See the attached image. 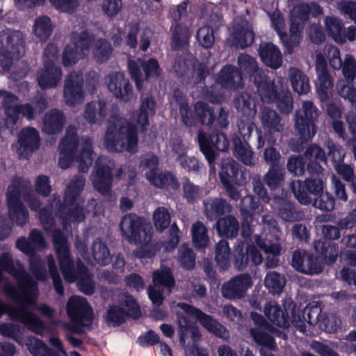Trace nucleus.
Returning <instances> with one entry per match:
<instances>
[{
  "instance_id": "15",
  "label": "nucleus",
  "mask_w": 356,
  "mask_h": 356,
  "mask_svg": "<svg viewBox=\"0 0 356 356\" xmlns=\"http://www.w3.org/2000/svg\"><path fill=\"white\" fill-rule=\"evenodd\" d=\"M260 206L259 198L252 195H248L241 200V232L243 237L251 235V224L253 221V216L260 211Z\"/></svg>"
},
{
  "instance_id": "13",
  "label": "nucleus",
  "mask_w": 356,
  "mask_h": 356,
  "mask_svg": "<svg viewBox=\"0 0 356 356\" xmlns=\"http://www.w3.org/2000/svg\"><path fill=\"white\" fill-rule=\"evenodd\" d=\"M83 78L81 74L70 72L65 80L63 96L69 106H74L83 101Z\"/></svg>"
},
{
  "instance_id": "9",
  "label": "nucleus",
  "mask_w": 356,
  "mask_h": 356,
  "mask_svg": "<svg viewBox=\"0 0 356 356\" xmlns=\"http://www.w3.org/2000/svg\"><path fill=\"white\" fill-rule=\"evenodd\" d=\"M24 51V40L20 31L7 29L0 32V57L6 60L8 65L13 59H19Z\"/></svg>"
},
{
  "instance_id": "50",
  "label": "nucleus",
  "mask_w": 356,
  "mask_h": 356,
  "mask_svg": "<svg viewBox=\"0 0 356 356\" xmlns=\"http://www.w3.org/2000/svg\"><path fill=\"white\" fill-rule=\"evenodd\" d=\"M155 286H163L171 289L175 286V280L170 268L165 266L154 271L152 275Z\"/></svg>"
},
{
  "instance_id": "35",
  "label": "nucleus",
  "mask_w": 356,
  "mask_h": 356,
  "mask_svg": "<svg viewBox=\"0 0 356 356\" xmlns=\"http://www.w3.org/2000/svg\"><path fill=\"white\" fill-rule=\"evenodd\" d=\"M173 99L178 106L179 112L181 116V121L185 126H190L193 124V120L191 115V107L189 106L188 99L186 95L179 88H175L173 90Z\"/></svg>"
},
{
  "instance_id": "29",
  "label": "nucleus",
  "mask_w": 356,
  "mask_h": 356,
  "mask_svg": "<svg viewBox=\"0 0 356 356\" xmlns=\"http://www.w3.org/2000/svg\"><path fill=\"white\" fill-rule=\"evenodd\" d=\"M237 64L242 76L252 82L259 75L264 74V70L259 67L257 59L248 54H240L237 58Z\"/></svg>"
},
{
  "instance_id": "55",
  "label": "nucleus",
  "mask_w": 356,
  "mask_h": 356,
  "mask_svg": "<svg viewBox=\"0 0 356 356\" xmlns=\"http://www.w3.org/2000/svg\"><path fill=\"white\" fill-rule=\"evenodd\" d=\"M85 56V52L80 50L74 43L67 44L63 53V64L65 67H71Z\"/></svg>"
},
{
  "instance_id": "31",
  "label": "nucleus",
  "mask_w": 356,
  "mask_h": 356,
  "mask_svg": "<svg viewBox=\"0 0 356 356\" xmlns=\"http://www.w3.org/2000/svg\"><path fill=\"white\" fill-rule=\"evenodd\" d=\"M261 123L266 132L270 134L280 133L284 129L282 118L273 109L264 107L261 111Z\"/></svg>"
},
{
  "instance_id": "54",
  "label": "nucleus",
  "mask_w": 356,
  "mask_h": 356,
  "mask_svg": "<svg viewBox=\"0 0 356 356\" xmlns=\"http://www.w3.org/2000/svg\"><path fill=\"white\" fill-rule=\"evenodd\" d=\"M183 197L189 204H193L202 197L203 189L185 177L182 184Z\"/></svg>"
},
{
  "instance_id": "64",
  "label": "nucleus",
  "mask_w": 356,
  "mask_h": 356,
  "mask_svg": "<svg viewBox=\"0 0 356 356\" xmlns=\"http://www.w3.org/2000/svg\"><path fill=\"white\" fill-rule=\"evenodd\" d=\"M265 286L272 293H280L282 292L284 278L277 272H268L264 280Z\"/></svg>"
},
{
  "instance_id": "22",
  "label": "nucleus",
  "mask_w": 356,
  "mask_h": 356,
  "mask_svg": "<svg viewBox=\"0 0 356 356\" xmlns=\"http://www.w3.org/2000/svg\"><path fill=\"white\" fill-rule=\"evenodd\" d=\"M309 18L308 3H302L293 8L290 14L289 33L299 36Z\"/></svg>"
},
{
  "instance_id": "12",
  "label": "nucleus",
  "mask_w": 356,
  "mask_h": 356,
  "mask_svg": "<svg viewBox=\"0 0 356 356\" xmlns=\"http://www.w3.org/2000/svg\"><path fill=\"white\" fill-rule=\"evenodd\" d=\"M17 154L19 159H29L39 149L40 136L39 131L33 127L22 128L17 136Z\"/></svg>"
},
{
  "instance_id": "27",
  "label": "nucleus",
  "mask_w": 356,
  "mask_h": 356,
  "mask_svg": "<svg viewBox=\"0 0 356 356\" xmlns=\"http://www.w3.org/2000/svg\"><path fill=\"white\" fill-rule=\"evenodd\" d=\"M61 77V68L53 63H47L44 65V67L39 72L38 85L43 90L49 89L56 87Z\"/></svg>"
},
{
  "instance_id": "33",
  "label": "nucleus",
  "mask_w": 356,
  "mask_h": 356,
  "mask_svg": "<svg viewBox=\"0 0 356 356\" xmlns=\"http://www.w3.org/2000/svg\"><path fill=\"white\" fill-rule=\"evenodd\" d=\"M149 183L159 188H171L177 191L179 188L177 178L170 171L152 172L147 179Z\"/></svg>"
},
{
  "instance_id": "60",
  "label": "nucleus",
  "mask_w": 356,
  "mask_h": 356,
  "mask_svg": "<svg viewBox=\"0 0 356 356\" xmlns=\"http://www.w3.org/2000/svg\"><path fill=\"white\" fill-rule=\"evenodd\" d=\"M234 105L236 109L245 114L255 113V104L254 99L248 92H242L234 99Z\"/></svg>"
},
{
  "instance_id": "26",
  "label": "nucleus",
  "mask_w": 356,
  "mask_h": 356,
  "mask_svg": "<svg viewBox=\"0 0 356 356\" xmlns=\"http://www.w3.org/2000/svg\"><path fill=\"white\" fill-rule=\"evenodd\" d=\"M156 102L152 96L145 97L136 112L135 121L140 132H145L149 125V117L155 115Z\"/></svg>"
},
{
  "instance_id": "7",
  "label": "nucleus",
  "mask_w": 356,
  "mask_h": 356,
  "mask_svg": "<svg viewBox=\"0 0 356 356\" xmlns=\"http://www.w3.org/2000/svg\"><path fill=\"white\" fill-rule=\"evenodd\" d=\"M127 67L130 76L138 90L143 88L146 81L157 78L161 73L159 63L154 58L147 60L140 58L136 60H129Z\"/></svg>"
},
{
  "instance_id": "2",
  "label": "nucleus",
  "mask_w": 356,
  "mask_h": 356,
  "mask_svg": "<svg viewBox=\"0 0 356 356\" xmlns=\"http://www.w3.org/2000/svg\"><path fill=\"white\" fill-rule=\"evenodd\" d=\"M105 146L112 152L138 151V129L135 124L127 123L118 116H111L104 136Z\"/></svg>"
},
{
  "instance_id": "1",
  "label": "nucleus",
  "mask_w": 356,
  "mask_h": 356,
  "mask_svg": "<svg viewBox=\"0 0 356 356\" xmlns=\"http://www.w3.org/2000/svg\"><path fill=\"white\" fill-rule=\"evenodd\" d=\"M119 227L122 236L129 244L140 245L139 257L151 258L156 255L158 249L150 243L151 227L143 217L134 213H127L122 217Z\"/></svg>"
},
{
  "instance_id": "19",
  "label": "nucleus",
  "mask_w": 356,
  "mask_h": 356,
  "mask_svg": "<svg viewBox=\"0 0 356 356\" xmlns=\"http://www.w3.org/2000/svg\"><path fill=\"white\" fill-rule=\"evenodd\" d=\"M232 37L235 46L245 49L250 46L254 40L252 26L245 19H240L233 26Z\"/></svg>"
},
{
  "instance_id": "3",
  "label": "nucleus",
  "mask_w": 356,
  "mask_h": 356,
  "mask_svg": "<svg viewBox=\"0 0 356 356\" xmlns=\"http://www.w3.org/2000/svg\"><path fill=\"white\" fill-rule=\"evenodd\" d=\"M85 186V179L82 177L72 180L67 186L61 202L59 195L55 193L52 195L53 200L56 202V215L63 220V224L70 222H80L84 220L83 209L77 200Z\"/></svg>"
},
{
  "instance_id": "41",
  "label": "nucleus",
  "mask_w": 356,
  "mask_h": 356,
  "mask_svg": "<svg viewBox=\"0 0 356 356\" xmlns=\"http://www.w3.org/2000/svg\"><path fill=\"white\" fill-rule=\"evenodd\" d=\"M264 312L268 319L277 327L287 328L290 326V323L284 317L283 309L278 304L266 303Z\"/></svg>"
},
{
  "instance_id": "8",
  "label": "nucleus",
  "mask_w": 356,
  "mask_h": 356,
  "mask_svg": "<svg viewBox=\"0 0 356 356\" xmlns=\"http://www.w3.org/2000/svg\"><path fill=\"white\" fill-rule=\"evenodd\" d=\"M197 142L200 150L204 154L209 165H211L217 156L213 147L220 152H227L229 142L227 135L218 130H213L209 136L202 130L197 132Z\"/></svg>"
},
{
  "instance_id": "44",
  "label": "nucleus",
  "mask_w": 356,
  "mask_h": 356,
  "mask_svg": "<svg viewBox=\"0 0 356 356\" xmlns=\"http://www.w3.org/2000/svg\"><path fill=\"white\" fill-rule=\"evenodd\" d=\"M285 180V170L282 167H270L264 177V181L272 191L280 189Z\"/></svg>"
},
{
  "instance_id": "53",
  "label": "nucleus",
  "mask_w": 356,
  "mask_h": 356,
  "mask_svg": "<svg viewBox=\"0 0 356 356\" xmlns=\"http://www.w3.org/2000/svg\"><path fill=\"white\" fill-rule=\"evenodd\" d=\"M152 219L156 229L159 232H163L170 225L171 215L168 208L161 206L155 209Z\"/></svg>"
},
{
  "instance_id": "11",
  "label": "nucleus",
  "mask_w": 356,
  "mask_h": 356,
  "mask_svg": "<svg viewBox=\"0 0 356 356\" xmlns=\"http://www.w3.org/2000/svg\"><path fill=\"white\" fill-rule=\"evenodd\" d=\"M67 314L74 324L89 325L93 321V311L86 300L79 296L70 298L66 305Z\"/></svg>"
},
{
  "instance_id": "30",
  "label": "nucleus",
  "mask_w": 356,
  "mask_h": 356,
  "mask_svg": "<svg viewBox=\"0 0 356 356\" xmlns=\"http://www.w3.org/2000/svg\"><path fill=\"white\" fill-rule=\"evenodd\" d=\"M314 250L324 264L330 265L336 262L339 254V245L333 241H315Z\"/></svg>"
},
{
  "instance_id": "38",
  "label": "nucleus",
  "mask_w": 356,
  "mask_h": 356,
  "mask_svg": "<svg viewBox=\"0 0 356 356\" xmlns=\"http://www.w3.org/2000/svg\"><path fill=\"white\" fill-rule=\"evenodd\" d=\"M324 21L328 35L337 43H344V26L342 20L334 16H327Z\"/></svg>"
},
{
  "instance_id": "42",
  "label": "nucleus",
  "mask_w": 356,
  "mask_h": 356,
  "mask_svg": "<svg viewBox=\"0 0 356 356\" xmlns=\"http://www.w3.org/2000/svg\"><path fill=\"white\" fill-rule=\"evenodd\" d=\"M99 118L104 119L106 115V103L103 100L97 102L92 101L86 104L84 111V118L90 124H94L97 122V111Z\"/></svg>"
},
{
  "instance_id": "56",
  "label": "nucleus",
  "mask_w": 356,
  "mask_h": 356,
  "mask_svg": "<svg viewBox=\"0 0 356 356\" xmlns=\"http://www.w3.org/2000/svg\"><path fill=\"white\" fill-rule=\"evenodd\" d=\"M33 31L40 40H47L52 33L51 19L47 15L38 17L35 21Z\"/></svg>"
},
{
  "instance_id": "48",
  "label": "nucleus",
  "mask_w": 356,
  "mask_h": 356,
  "mask_svg": "<svg viewBox=\"0 0 356 356\" xmlns=\"http://www.w3.org/2000/svg\"><path fill=\"white\" fill-rule=\"evenodd\" d=\"M9 217L17 225L23 227L29 218V213L23 202L7 204Z\"/></svg>"
},
{
  "instance_id": "49",
  "label": "nucleus",
  "mask_w": 356,
  "mask_h": 356,
  "mask_svg": "<svg viewBox=\"0 0 356 356\" xmlns=\"http://www.w3.org/2000/svg\"><path fill=\"white\" fill-rule=\"evenodd\" d=\"M239 170V164L234 159L222 160L221 169L219 172L220 182H232L237 179Z\"/></svg>"
},
{
  "instance_id": "43",
  "label": "nucleus",
  "mask_w": 356,
  "mask_h": 356,
  "mask_svg": "<svg viewBox=\"0 0 356 356\" xmlns=\"http://www.w3.org/2000/svg\"><path fill=\"white\" fill-rule=\"evenodd\" d=\"M196 254L187 243L181 244L177 250V260L179 266L186 270H192L195 266Z\"/></svg>"
},
{
  "instance_id": "36",
  "label": "nucleus",
  "mask_w": 356,
  "mask_h": 356,
  "mask_svg": "<svg viewBox=\"0 0 356 356\" xmlns=\"http://www.w3.org/2000/svg\"><path fill=\"white\" fill-rule=\"evenodd\" d=\"M289 79L293 90L299 95L307 94L310 91L308 76L300 70L291 67L289 70Z\"/></svg>"
},
{
  "instance_id": "24",
  "label": "nucleus",
  "mask_w": 356,
  "mask_h": 356,
  "mask_svg": "<svg viewBox=\"0 0 356 356\" xmlns=\"http://www.w3.org/2000/svg\"><path fill=\"white\" fill-rule=\"evenodd\" d=\"M232 148L234 157L245 165L255 164L254 154L248 142H243L238 134L231 136Z\"/></svg>"
},
{
  "instance_id": "46",
  "label": "nucleus",
  "mask_w": 356,
  "mask_h": 356,
  "mask_svg": "<svg viewBox=\"0 0 356 356\" xmlns=\"http://www.w3.org/2000/svg\"><path fill=\"white\" fill-rule=\"evenodd\" d=\"M231 254V249L227 241L222 239L216 245L215 261L220 269L225 270L229 268Z\"/></svg>"
},
{
  "instance_id": "59",
  "label": "nucleus",
  "mask_w": 356,
  "mask_h": 356,
  "mask_svg": "<svg viewBox=\"0 0 356 356\" xmlns=\"http://www.w3.org/2000/svg\"><path fill=\"white\" fill-rule=\"evenodd\" d=\"M317 93L322 101L327 100L330 97V90L333 87V80L330 73L317 75Z\"/></svg>"
},
{
  "instance_id": "17",
  "label": "nucleus",
  "mask_w": 356,
  "mask_h": 356,
  "mask_svg": "<svg viewBox=\"0 0 356 356\" xmlns=\"http://www.w3.org/2000/svg\"><path fill=\"white\" fill-rule=\"evenodd\" d=\"M222 88L235 90L243 87V76L237 67L227 64L222 67L215 79Z\"/></svg>"
},
{
  "instance_id": "47",
  "label": "nucleus",
  "mask_w": 356,
  "mask_h": 356,
  "mask_svg": "<svg viewBox=\"0 0 356 356\" xmlns=\"http://www.w3.org/2000/svg\"><path fill=\"white\" fill-rule=\"evenodd\" d=\"M28 256L29 270L32 275L39 281H46L47 280V273L45 263L41 257L36 253V250Z\"/></svg>"
},
{
  "instance_id": "45",
  "label": "nucleus",
  "mask_w": 356,
  "mask_h": 356,
  "mask_svg": "<svg viewBox=\"0 0 356 356\" xmlns=\"http://www.w3.org/2000/svg\"><path fill=\"white\" fill-rule=\"evenodd\" d=\"M52 241L58 260L71 257L67 240L63 231L55 228L52 233Z\"/></svg>"
},
{
  "instance_id": "51",
  "label": "nucleus",
  "mask_w": 356,
  "mask_h": 356,
  "mask_svg": "<svg viewBox=\"0 0 356 356\" xmlns=\"http://www.w3.org/2000/svg\"><path fill=\"white\" fill-rule=\"evenodd\" d=\"M250 334L253 341L259 346L267 348L269 350L275 349V338L264 328H251Z\"/></svg>"
},
{
  "instance_id": "10",
  "label": "nucleus",
  "mask_w": 356,
  "mask_h": 356,
  "mask_svg": "<svg viewBox=\"0 0 356 356\" xmlns=\"http://www.w3.org/2000/svg\"><path fill=\"white\" fill-rule=\"evenodd\" d=\"M177 306L186 314L195 317L203 327L216 337L225 339L229 338V332L226 327L212 316L186 302H179Z\"/></svg>"
},
{
  "instance_id": "4",
  "label": "nucleus",
  "mask_w": 356,
  "mask_h": 356,
  "mask_svg": "<svg viewBox=\"0 0 356 356\" xmlns=\"http://www.w3.org/2000/svg\"><path fill=\"white\" fill-rule=\"evenodd\" d=\"M319 110L312 101L307 100L302 103L301 110L296 111L295 116V132L298 137L296 145L291 142L293 151L303 150L305 145L310 141L316 134V122L319 115Z\"/></svg>"
},
{
  "instance_id": "62",
  "label": "nucleus",
  "mask_w": 356,
  "mask_h": 356,
  "mask_svg": "<svg viewBox=\"0 0 356 356\" xmlns=\"http://www.w3.org/2000/svg\"><path fill=\"white\" fill-rule=\"evenodd\" d=\"M92 254L97 263L102 266H106L110 262V251L107 245L101 241L93 243Z\"/></svg>"
},
{
  "instance_id": "25",
  "label": "nucleus",
  "mask_w": 356,
  "mask_h": 356,
  "mask_svg": "<svg viewBox=\"0 0 356 356\" xmlns=\"http://www.w3.org/2000/svg\"><path fill=\"white\" fill-rule=\"evenodd\" d=\"M259 55L264 64L273 69L277 70L282 64V55L280 49L271 42L261 44Z\"/></svg>"
},
{
  "instance_id": "63",
  "label": "nucleus",
  "mask_w": 356,
  "mask_h": 356,
  "mask_svg": "<svg viewBox=\"0 0 356 356\" xmlns=\"http://www.w3.org/2000/svg\"><path fill=\"white\" fill-rule=\"evenodd\" d=\"M306 163L307 160L304 156L291 155L288 158L286 168L291 174L299 177L305 173Z\"/></svg>"
},
{
  "instance_id": "16",
  "label": "nucleus",
  "mask_w": 356,
  "mask_h": 356,
  "mask_svg": "<svg viewBox=\"0 0 356 356\" xmlns=\"http://www.w3.org/2000/svg\"><path fill=\"white\" fill-rule=\"evenodd\" d=\"M95 169V172L92 178L94 188L103 195H109L113 181L112 167L97 161Z\"/></svg>"
},
{
  "instance_id": "32",
  "label": "nucleus",
  "mask_w": 356,
  "mask_h": 356,
  "mask_svg": "<svg viewBox=\"0 0 356 356\" xmlns=\"http://www.w3.org/2000/svg\"><path fill=\"white\" fill-rule=\"evenodd\" d=\"M215 227L217 233L221 237L234 238L238 234L239 223L237 218L232 215H227L219 218Z\"/></svg>"
},
{
  "instance_id": "58",
  "label": "nucleus",
  "mask_w": 356,
  "mask_h": 356,
  "mask_svg": "<svg viewBox=\"0 0 356 356\" xmlns=\"http://www.w3.org/2000/svg\"><path fill=\"white\" fill-rule=\"evenodd\" d=\"M127 317L124 309L120 306L113 305L109 306L107 310L106 321L108 324L119 326L126 321Z\"/></svg>"
},
{
  "instance_id": "21",
  "label": "nucleus",
  "mask_w": 356,
  "mask_h": 356,
  "mask_svg": "<svg viewBox=\"0 0 356 356\" xmlns=\"http://www.w3.org/2000/svg\"><path fill=\"white\" fill-rule=\"evenodd\" d=\"M204 212L206 218L216 220L229 213L232 210V205L226 200L220 197H209L203 201Z\"/></svg>"
},
{
  "instance_id": "61",
  "label": "nucleus",
  "mask_w": 356,
  "mask_h": 356,
  "mask_svg": "<svg viewBox=\"0 0 356 356\" xmlns=\"http://www.w3.org/2000/svg\"><path fill=\"white\" fill-rule=\"evenodd\" d=\"M177 321L179 326V343L181 346H184L186 345V339L190 334L193 325L190 319L181 312L177 313Z\"/></svg>"
},
{
  "instance_id": "57",
  "label": "nucleus",
  "mask_w": 356,
  "mask_h": 356,
  "mask_svg": "<svg viewBox=\"0 0 356 356\" xmlns=\"http://www.w3.org/2000/svg\"><path fill=\"white\" fill-rule=\"evenodd\" d=\"M324 146L328 150L327 157L330 158L334 165L343 162L346 152L339 143L328 138L325 140Z\"/></svg>"
},
{
  "instance_id": "14",
  "label": "nucleus",
  "mask_w": 356,
  "mask_h": 356,
  "mask_svg": "<svg viewBox=\"0 0 356 356\" xmlns=\"http://www.w3.org/2000/svg\"><path fill=\"white\" fill-rule=\"evenodd\" d=\"M252 285L251 276L248 273L241 274L222 284L221 293L225 298L241 299Z\"/></svg>"
},
{
  "instance_id": "39",
  "label": "nucleus",
  "mask_w": 356,
  "mask_h": 356,
  "mask_svg": "<svg viewBox=\"0 0 356 356\" xmlns=\"http://www.w3.org/2000/svg\"><path fill=\"white\" fill-rule=\"evenodd\" d=\"M192 242L196 249L207 248L209 243L208 229L201 221L194 222L191 226Z\"/></svg>"
},
{
  "instance_id": "52",
  "label": "nucleus",
  "mask_w": 356,
  "mask_h": 356,
  "mask_svg": "<svg viewBox=\"0 0 356 356\" xmlns=\"http://www.w3.org/2000/svg\"><path fill=\"white\" fill-rule=\"evenodd\" d=\"M27 346L33 356H60L58 352L48 347L42 339L38 338L31 339Z\"/></svg>"
},
{
  "instance_id": "5",
  "label": "nucleus",
  "mask_w": 356,
  "mask_h": 356,
  "mask_svg": "<svg viewBox=\"0 0 356 356\" xmlns=\"http://www.w3.org/2000/svg\"><path fill=\"white\" fill-rule=\"evenodd\" d=\"M290 188L298 202L303 205L312 204L314 199L321 195L325 188V181L323 175H313L304 181L293 180Z\"/></svg>"
},
{
  "instance_id": "23",
  "label": "nucleus",
  "mask_w": 356,
  "mask_h": 356,
  "mask_svg": "<svg viewBox=\"0 0 356 356\" xmlns=\"http://www.w3.org/2000/svg\"><path fill=\"white\" fill-rule=\"evenodd\" d=\"M189 117L192 118L193 122L188 127H194L197 124L211 126L216 120V113L214 108L207 102L197 101L194 105V111H191Z\"/></svg>"
},
{
  "instance_id": "18",
  "label": "nucleus",
  "mask_w": 356,
  "mask_h": 356,
  "mask_svg": "<svg viewBox=\"0 0 356 356\" xmlns=\"http://www.w3.org/2000/svg\"><path fill=\"white\" fill-rule=\"evenodd\" d=\"M107 86L117 98H120L124 102L130 100L132 85L123 72H117L110 74L107 79Z\"/></svg>"
},
{
  "instance_id": "34",
  "label": "nucleus",
  "mask_w": 356,
  "mask_h": 356,
  "mask_svg": "<svg viewBox=\"0 0 356 356\" xmlns=\"http://www.w3.org/2000/svg\"><path fill=\"white\" fill-rule=\"evenodd\" d=\"M79 146L77 129L74 126H69L65 134L58 144L60 153H68L76 155Z\"/></svg>"
},
{
  "instance_id": "28",
  "label": "nucleus",
  "mask_w": 356,
  "mask_h": 356,
  "mask_svg": "<svg viewBox=\"0 0 356 356\" xmlns=\"http://www.w3.org/2000/svg\"><path fill=\"white\" fill-rule=\"evenodd\" d=\"M253 83L262 102L273 103L277 99L280 92L277 90L275 81L270 80L265 73L261 76L259 75Z\"/></svg>"
},
{
  "instance_id": "37",
  "label": "nucleus",
  "mask_w": 356,
  "mask_h": 356,
  "mask_svg": "<svg viewBox=\"0 0 356 356\" xmlns=\"http://www.w3.org/2000/svg\"><path fill=\"white\" fill-rule=\"evenodd\" d=\"M113 47L111 43L106 38H97L92 49V57L98 64L107 62L111 57Z\"/></svg>"
},
{
  "instance_id": "20",
  "label": "nucleus",
  "mask_w": 356,
  "mask_h": 356,
  "mask_svg": "<svg viewBox=\"0 0 356 356\" xmlns=\"http://www.w3.org/2000/svg\"><path fill=\"white\" fill-rule=\"evenodd\" d=\"M65 123L66 117L63 111L53 108L44 115L42 131L47 135H56L63 130Z\"/></svg>"
},
{
  "instance_id": "6",
  "label": "nucleus",
  "mask_w": 356,
  "mask_h": 356,
  "mask_svg": "<svg viewBox=\"0 0 356 356\" xmlns=\"http://www.w3.org/2000/svg\"><path fill=\"white\" fill-rule=\"evenodd\" d=\"M3 314H7L12 321L22 323L28 330L37 334H42L45 330L44 323L33 312L29 311L24 302L17 306H11L0 299V317Z\"/></svg>"
},
{
  "instance_id": "40",
  "label": "nucleus",
  "mask_w": 356,
  "mask_h": 356,
  "mask_svg": "<svg viewBox=\"0 0 356 356\" xmlns=\"http://www.w3.org/2000/svg\"><path fill=\"white\" fill-rule=\"evenodd\" d=\"M278 216L286 222L299 221L304 218L305 213L296 208V205L286 200H283L278 208Z\"/></svg>"
}]
</instances>
